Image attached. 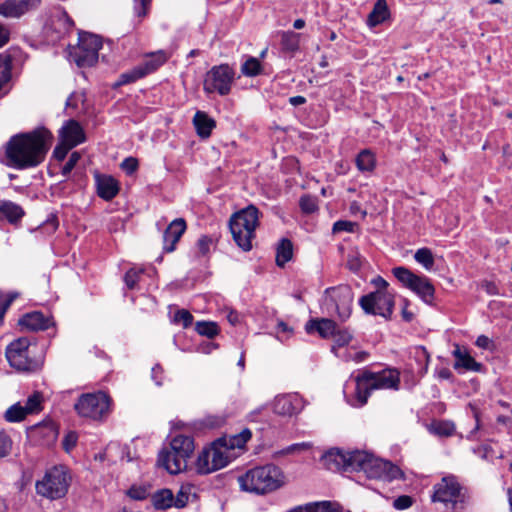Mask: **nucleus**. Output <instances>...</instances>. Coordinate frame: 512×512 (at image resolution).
Segmentation results:
<instances>
[{"instance_id": "13", "label": "nucleus", "mask_w": 512, "mask_h": 512, "mask_svg": "<svg viewBox=\"0 0 512 512\" xmlns=\"http://www.w3.org/2000/svg\"><path fill=\"white\" fill-rule=\"evenodd\" d=\"M235 78L234 70L227 64L213 66L204 79V91L207 93L217 92L220 95H227L231 90Z\"/></svg>"}, {"instance_id": "36", "label": "nucleus", "mask_w": 512, "mask_h": 512, "mask_svg": "<svg viewBox=\"0 0 512 512\" xmlns=\"http://www.w3.org/2000/svg\"><path fill=\"white\" fill-rule=\"evenodd\" d=\"M300 34L293 31H286L282 33L281 45L285 51L295 52L299 49Z\"/></svg>"}, {"instance_id": "62", "label": "nucleus", "mask_w": 512, "mask_h": 512, "mask_svg": "<svg viewBox=\"0 0 512 512\" xmlns=\"http://www.w3.org/2000/svg\"><path fill=\"white\" fill-rule=\"evenodd\" d=\"M372 284L377 288L376 291H387L388 282L380 276L374 278Z\"/></svg>"}, {"instance_id": "32", "label": "nucleus", "mask_w": 512, "mask_h": 512, "mask_svg": "<svg viewBox=\"0 0 512 512\" xmlns=\"http://www.w3.org/2000/svg\"><path fill=\"white\" fill-rule=\"evenodd\" d=\"M356 167L361 172H372L376 167V156L370 149L361 150L356 159Z\"/></svg>"}, {"instance_id": "6", "label": "nucleus", "mask_w": 512, "mask_h": 512, "mask_svg": "<svg viewBox=\"0 0 512 512\" xmlns=\"http://www.w3.org/2000/svg\"><path fill=\"white\" fill-rule=\"evenodd\" d=\"M27 338H18L6 348V358L11 367L21 372H36L41 369L43 360L36 357Z\"/></svg>"}, {"instance_id": "31", "label": "nucleus", "mask_w": 512, "mask_h": 512, "mask_svg": "<svg viewBox=\"0 0 512 512\" xmlns=\"http://www.w3.org/2000/svg\"><path fill=\"white\" fill-rule=\"evenodd\" d=\"M169 56L168 54L163 51H157L152 52L147 55L145 61L141 64H139L140 68H142V71L144 75H148L154 71H156L160 66H162L167 60Z\"/></svg>"}, {"instance_id": "50", "label": "nucleus", "mask_w": 512, "mask_h": 512, "mask_svg": "<svg viewBox=\"0 0 512 512\" xmlns=\"http://www.w3.org/2000/svg\"><path fill=\"white\" fill-rule=\"evenodd\" d=\"M142 273H143L142 269H136V268L129 269L124 276V282H125L126 286L129 289H134L136 287V284L138 283L140 275Z\"/></svg>"}, {"instance_id": "12", "label": "nucleus", "mask_w": 512, "mask_h": 512, "mask_svg": "<svg viewBox=\"0 0 512 512\" xmlns=\"http://www.w3.org/2000/svg\"><path fill=\"white\" fill-rule=\"evenodd\" d=\"M102 47L101 39L91 33L79 35V42L71 55L79 67H90L98 61L99 50Z\"/></svg>"}, {"instance_id": "24", "label": "nucleus", "mask_w": 512, "mask_h": 512, "mask_svg": "<svg viewBox=\"0 0 512 512\" xmlns=\"http://www.w3.org/2000/svg\"><path fill=\"white\" fill-rule=\"evenodd\" d=\"M193 125L197 135L202 139H207L216 127V122L206 112L197 111L193 117Z\"/></svg>"}, {"instance_id": "21", "label": "nucleus", "mask_w": 512, "mask_h": 512, "mask_svg": "<svg viewBox=\"0 0 512 512\" xmlns=\"http://www.w3.org/2000/svg\"><path fill=\"white\" fill-rule=\"evenodd\" d=\"M63 143L75 147L85 141V133L81 125L75 120H69L60 130Z\"/></svg>"}, {"instance_id": "8", "label": "nucleus", "mask_w": 512, "mask_h": 512, "mask_svg": "<svg viewBox=\"0 0 512 512\" xmlns=\"http://www.w3.org/2000/svg\"><path fill=\"white\" fill-rule=\"evenodd\" d=\"M71 476L64 466H54L49 469L41 480L36 482V491L39 495L57 500L64 497L70 486Z\"/></svg>"}, {"instance_id": "53", "label": "nucleus", "mask_w": 512, "mask_h": 512, "mask_svg": "<svg viewBox=\"0 0 512 512\" xmlns=\"http://www.w3.org/2000/svg\"><path fill=\"white\" fill-rule=\"evenodd\" d=\"M413 498L408 495H401L397 497L393 502V507L396 510H405L410 508L413 505Z\"/></svg>"}, {"instance_id": "3", "label": "nucleus", "mask_w": 512, "mask_h": 512, "mask_svg": "<svg viewBox=\"0 0 512 512\" xmlns=\"http://www.w3.org/2000/svg\"><path fill=\"white\" fill-rule=\"evenodd\" d=\"M242 490L264 495L271 493L286 484V476L281 468L274 464L258 466L238 477Z\"/></svg>"}, {"instance_id": "49", "label": "nucleus", "mask_w": 512, "mask_h": 512, "mask_svg": "<svg viewBox=\"0 0 512 512\" xmlns=\"http://www.w3.org/2000/svg\"><path fill=\"white\" fill-rule=\"evenodd\" d=\"M193 316L185 309L177 310L173 317V322L176 324H182L184 328L189 327L192 324Z\"/></svg>"}, {"instance_id": "27", "label": "nucleus", "mask_w": 512, "mask_h": 512, "mask_svg": "<svg viewBox=\"0 0 512 512\" xmlns=\"http://www.w3.org/2000/svg\"><path fill=\"white\" fill-rule=\"evenodd\" d=\"M305 329L307 333L317 332L322 338L333 336L336 330V324L333 320L322 318L310 320L306 323Z\"/></svg>"}, {"instance_id": "63", "label": "nucleus", "mask_w": 512, "mask_h": 512, "mask_svg": "<svg viewBox=\"0 0 512 512\" xmlns=\"http://www.w3.org/2000/svg\"><path fill=\"white\" fill-rule=\"evenodd\" d=\"M490 343H491V340L485 335H480L476 340V345L483 349H488L490 346Z\"/></svg>"}, {"instance_id": "43", "label": "nucleus", "mask_w": 512, "mask_h": 512, "mask_svg": "<svg viewBox=\"0 0 512 512\" xmlns=\"http://www.w3.org/2000/svg\"><path fill=\"white\" fill-rule=\"evenodd\" d=\"M172 453L173 452L168 450V448L162 449L158 454L157 463L160 467H163L170 474H178L181 471H172L169 469L170 464L174 463V460L176 458V456L173 455Z\"/></svg>"}, {"instance_id": "2", "label": "nucleus", "mask_w": 512, "mask_h": 512, "mask_svg": "<svg viewBox=\"0 0 512 512\" xmlns=\"http://www.w3.org/2000/svg\"><path fill=\"white\" fill-rule=\"evenodd\" d=\"M354 396L349 400L354 407H362L368 401L371 391L376 389L398 390L399 372L395 369H384L380 372L364 370L355 377Z\"/></svg>"}, {"instance_id": "51", "label": "nucleus", "mask_w": 512, "mask_h": 512, "mask_svg": "<svg viewBox=\"0 0 512 512\" xmlns=\"http://www.w3.org/2000/svg\"><path fill=\"white\" fill-rule=\"evenodd\" d=\"M127 493L134 500H144L149 496V490L143 486H132Z\"/></svg>"}, {"instance_id": "5", "label": "nucleus", "mask_w": 512, "mask_h": 512, "mask_svg": "<svg viewBox=\"0 0 512 512\" xmlns=\"http://www.w3.org/2000/svg\"><path fill=\"white\" fill-rule=\"evenodd\" d=\"M354 462L355 472H363L368 479L390 482L403 477V472L398 466L365 451L356 450Z\"/></svg>"}, {"instance_id": "25", "label": "nucleus", "mask_w": 512, "mask_h": 512, "mask_svg": "<svg viewBox=\"0 0 512 512\" xmlns=\"http://www.w3.org/2000/svg\"><path fill=\"white\" fill-rule=\"evenodd\" d=\"M287 512H342V506L337 502H311L291 508Z\"/></svg>"}, {"instance_id": "29", "label": "nucleus", "mask_w": 512, "mask_h": 512, "mask_svg": "<svg viewBox=\"0 0 512 512\" xmlns=\"http://www.w3.org/2000/svg\"><path fill=\"white\" fill-rule=\"evenodd\" d=\"M12 76V60L7 54H0V97L10 89Z\"/></svg>"}, {"instance_id": "9", "label": "nucleus", "mask_w": 512, "mask_h": 512, "mask_svg": "<svg viewBox=\"0 0 512 512\" xmlns=\"http://www.w3.org/2000/svg\"><path fill=\"white\" fill-rule=\"evenodd\" d=\"M231 451L227 447L226 438L215 441L198 455L196 469L199 474H210L228 465Z\"/></svg>"}, {"instance_id": "44", "label": "nucleus", "mask_w": 512, "mask_h": 512, "mask_svg": "<svg viewBox=\"0 0 512 512\" xmlns=\"http://www.w3.org/2000/svg\"><path fill=\"white\" fill-rule=\"evenodd\" d=\"M145 77L142 68L139 65L135 66L131 70L122 73L119 77L118 84L125 85L129 83H133L141 78Z\"/></svg>"}, {"instance_id": "47", "label": "nucleus", "mask_w": 512, "mask_h": 512, "mask_svg": "<svg viewBox=\"0 0 512 512\" xmlns=\"http://www.w3.org/2000/svg\"><path fill=\"white\" fill-rule=\"evenodd\" d=\"M433 431L439 436H451L455 431L453 423L448 421H440L433 425Z\"/></svg>"}, {"instance_id": "11", "label": "nucleus", "mask_w": 512, "mask_h": 512, "mask_svg": "<svg viewBox=\"0 0 512 512\" xmlns=\"http://www.w3.org/2000/svg\"><path fill=\"white\" fill-rule=\"evenodd\" d=\"M392 273L399 282L417 294L425 303H432L435 288L429 278L414 274L402 266L393 268Z\"/></svg>"}, {"instance_id": "37", "label": "nucleus", "mask_w": 512, "mask_h": 512, "mask_svg": "<svg viewBox=\"0 0 512 512\" xmlns=\"http://www.w3.org/2000/svg\"><path fill=\"white\" fill-rule=\"evenodd\" d=\"M43 401V394L39 391H35L30 396H28L25 405L23 406L25 407V411L28 414L39 413L43 409Z\"/></svg>"}, {"instance_id": "39", "label": "nucleus", "mask_w": 512, "mask_h": 512, "mask_svg": "<svg viewBox=\"0 0 512 512\" xmlns=\"http://www.w3.org/2000/svg\"><path fill=\"white\" fill-rule=\"evenodd\" d=\"M252 433L249 429L242 430L239 434L226 438L227 447L231 451L234 448H242L251 438Z\"/></svg>"}, {"instance_id": "64", "label": "nucleus", "mask_w": 512, "mask_h": 512, "mask_svg": "<svg viewBox=\"0 0 512 512\" xmlns=\"http://www.w3.org/2000/svg\"><path fill=\"white\" fill-rule=\"evenodd\" d=\"M218 348V345L213 343V342H207V343H204L202 345H200L199 347V351L203 352V353H211L212 350H215Z\"/></svg>"}, {"instance_id": "52", "label": "nucleus", "mask_w": 512, "mask_h": 512, "mask_svg": "<svg viewBox=\"0 0 512 512\" xmlns=\"http://www.w3.org/2000/svg\"><path fill=\"white\" fill-rule=\"evenodd\" d=\"M80 158H81V155L79 152H77V151L73 152L70 155L68 161L62 167V175L65 177L68 176L70 174V172L74 169V167L76 166V164L78 163Z\"/></svg>"}, {"instance_id": "1", "label": "nucleus", "mask_w": 512, "mask_h": 512, "mask_svg": "<svg viewBox=\"0 0 512 512\" xmlns=\"http://www.w3.org/2000/svg\"><path fill=\"white\" fill-rule=\"evenodd\" d=\"M52 141V133L43 127L11 137L5 147L8 165L19 170L39 166L45 160Z\"/></svg>"}, {"instance_id": "58", "label": "nucleus", "mask_w": 512, "mask_h": 512, "mask_svg": "<svg viewBox=\"0 0 512 512\" xmlns=\"http://www.w3.org/2000/svg\"><path fill=\"white\" fill-rule=\"evenodd\" d=\"M121 168L128 174L134 173L138 168V161L136 158L128 157L121 163Z\"/></svg>"}, {"instance_id": "28", "label": "nucleus", "mask_w": 512, "mask_h": 512, "mask_svg": "<svg viewBox=\"0 0 512 512\" xmlns=\"http://www.w3.org/2000/svg\"><path fill=\"white\" fill-rule=\"evenodd\" d=\"M453 355L456 358L454 368H463L468 371L479 372L482 368V365L475 361V359L470 356L466 349L461 348L459 345L455 346L453 351Z\"/></svg>"}, {"instance_id": "30", "label": "nucleus", "mask_w": 512, "mask_h": 512, "mask_svg": "<svg viewBox=\"0 0 512 512\" xmlns=\"http://www.w3.org/2000/svg\"><path fill=\"white\" fill-rule=\"evenodd\" d=\"M390 17V11L386 0H376L372 11L367 18L369 27H376Z\"/></svg>"}, {"instance_id": "33", "label": "nucleus", "mask_w": 512, "mask_h": 512, "mask_svg": "<svg viewBox=\"0 0 512 512\" xmlns=\"http://www.w3.org/2000/svg\"><path fill=\"white\" fill-rule=\"evenodd\" d=\"M174 495L170 489H162L152 496V504L156 509L165 510L174 506Z\"/></svg>"}, {"instance_id": "60", "label": "nucleus", "mask_w": 512, "mask_h": 512, "mask_svg": "<svg viewBox=\"0 0 512 512\" xmlns=\"http://www.w3.org/2000/svg\"><path fill=\"white\" fill-rule=\"evenodd\" d=\"M354 225L355 224L353 222L340 220V221H337L334 223L333 231L334 232H341V231L353 232Z\"/></svg>"}, {"instance_id": "34", "label": "nucleus", "mask_w": 512, "mask_h": 512, "mask_svg": "<svg viewBox=\"0 0 512 512\" xmlns=\"http://www.w3.org/2000/svg\"><path fill=\"white\" fill-rule=\"evenodd\" d=\"M293 255V246L290 240L282 239L278 244L276 251V264L283 267L288 261L291 260Z\"/></svg>"}, {"instance_id": "46", "label": "nucleus", "mask_w": 512, "mask_h": 512, "mask_svg": "<svg viewBox=\"0 0 512 512\" xmlns=\"http://www.w3.org/2000/svg\"><path fill=\"white\" fill-rule=\"evenodd\" d=\"M333 338L335 343L333 347L336 348L338 353H342L340 349L350 343L352 335L348 330H335Z\"/></svg>"}, {"instance_id": "56", "label": "nucleus", "mask_w": 512, "mask_h": 512, "mask_svg": "<svg viewBox=\"0 0 512 512\" xmlns=\"http://www.w3.org/2000/svg\"><path fill=\"white\" fill-rule=\"evenodd\" d=\"M78 435L74 431L68 432L63 439V448L66 452H70L77 444Z\"/></svg>"}, {"instance_id": "45", "label": "nucleus", "mask_w": 512, "mask_h": 512, "mask_svg": "<svg viewBox=\"0 0 512 512\" xmlns=\"http://www.w3.org/2000/svg\"><path fill=\"white\" fill-rule=\"evenodd\" d=\"M260 71L261 64L259 60L254 57H250L249 59H247L241 67V72L245 76H256L260 73Z\"/></svg>"}, {"instance_id": "14", "label": "nucleus", "mask_w": 512, "mask_h": 512, "mask_svg": "<svg viewBox=\"0 0 512 512\" xmlns=\"http://www.w3.org/2000/svg\"><path fill=\"white\" fill-rule=\"evenodd\" d=\"M359 305L366 314L390 319L394 309V296L388 291H375L362 296Z\"/></svg>"}, {"instance_id": "55", "label": "nucleus", "mask_w": 512, "mask_h": 512, "mask_svg": "<svg viewBox=\"0 0 512 512\" xmlns=\"http://www.w3.org/2000/svg\"><path fill=\"white\" fill-rule=\"evenodd\" d=\"M135 1V13L138 17L143 18L147 15L152 0H134Z\"/></svg>"}, {"instance_id": "4", "label": "nucleus", "mask_w": 512, "mask_h": 512, "mask_svg": "<svg viewBox=\"0 0 512 512\" xmlns=\"http://www.w3.org/2000/svg\"><path fill=\"white\" fill-rule=\"evenodd\" d=\"M259 225V210L254 205L234 213L229 221L232 237L243 251L252 249V240Z\"/></svg>"}, {"instance_id": "18", "label": "nucleus", "mask_w": 512, "mask_h": 512, "mask_svg": "<svg viewBox=\"0 0 512 512\" xmlns=\"http://www.w3.org/2000/svg\"><path fill=\"white\" fill-rule=\"evenodd\" d=\"M272 405L274 413L291 417L304 408L305 402L298 393H288L276 396Z\"/></svg>"}, {"instance_id": "57", "label": "nucleus", "mask_w": 512, "mask_h": 512, "mask_svg": "<svg viewBox=\"0 0 512 512\" xmlns=\"http://www.w3.org/2000/svg\"><path fill=\"white\" fill-rule=\"evenodd\" d=\"M72 148L73 147H70L67 143H63V141L61 140V143L55 147L53 151V156L58 161H62L65 159L69 150Z\"/></svg>"}, {"instance_id": "23", "label": "nucleus", "mask_w": 512, "mask_h": 512, "mask_svg": "<svg viewBox=\"0 0 512 512\" xmlns=\"http://www.w3.org/2000/svg\"><path fill=\"white\" fill-rule=\"evenodd\" d=\"M97 194L102 199L109 201L119 192L118 182L108 175H96Z\"/></svg>"}, {"instance_id": "19", "label": "nucleus", "mask_w": 512, "mask_h": 512, "mask_svg": "<svg viewBox=\"0 0 512 512\" xmlns=\"http://www.w3.org/2000/svg\"><path fill=\"white\" fill-rule=\"evenodd\" d=\"M41 0H5L0 4V15L6 18H20L36 9Z\"/></svg>"}, {"instance_id": "20", "label": "nucleus", "mask_w": 512, "mask_h": 512, "mask_svg": "<svg viewBox=\"0 0 512 512\" xmlns=\"http://www.w3.org/2000/svg\"><path fill=\"white\" fill-rule=\"evenodd\" d=\"M186 222L183 218L173 220L163 233V250L171 253L176 249V244L186 231Z\"/></svg>"}, {"instance_id": "35", "label": "nucleus", "mask_w": 512, "mask_h": 512, "mask_svg": "<svg viewBox=\"0 0 512 512\" xmlns=\"http://www.w3.org/2000/svg\"><path fill=\"white\" fill-rule=\"evenodd\" d=\"M25 410V407L20 402L15 403L6 410L4 419L10 423L20 422L29 415Z\"/></svg>"}, {"instance_id": "26", "label": "nucleus", "mask_w": 512, "mask_h": 512, "mask_svg": "<svg viewBox=\"0 0 512 512\" xmlns=\"http://www.w3.org/2000/svg\"><path fill=\"white\" fill-rule=\"evenodd\" d=\"M24 214L20 205L9 200L0 199V220H7L11 224H16Z\"/></svg>"}, {"instance_id": "59", "label": "nucleus", "mask_w": 512, "mask_h": 512, "mask_svg": "<svg viewBox=\"0 0 512 512\" xmlns=\"http://www.w3.org/2000/svg\"><path fill=\"white\" fill-rule=\"evenodd\" d=\"M11 449V440L5 433H0V457L6 456Z\"/></svg>"}, {"instance_id": "17", "label": "nucleus", "mask_w": 512, "mask_h": 512, "mask_svg": "<svg viewBox=\"0 0 512 512\" xmlns=\"http://www.w3.org/2000/svg\"><path fill=\"white\" fill-rule=\"evenodd\" d=\"M355 455L356 451L344 452L339 449H331L323 455L321 460L328 470L355 472Z\"/></svg>"}, {"instance_id": "42", "label": "nucleus", "mask_w": 512, "mask_h": 512, "mask_svg": "<svg viewBox=\"0 0 512 512\" xmlns=\"http://www.w3.org/2000/svg\"><path fill=\"white\" fill-rule=\"evenodd\" d=\"M332 351L335 355L345 361H355L357 363L366 360L368 353L365 351H355L352 349H346L343 353H338L335 347H332Z\"/></svg>"}, {"instance_id": "40", "label": "nucleus", "mask_w": 512, "mask_h": 512, "mask_svg": "<svg viewBox=\"0 0 512 512\" xmlns=\"http://www.w3.org/2000/svg\"><path fill=\"white\" fill-rule=\"evenodd\" d=\"M414 259L426 270H431L434 266V257L430 249L420 248L414 254Z\"/></svg>"}, {"instance_id": "54", "label": "nucleus", "mask_w": 512, "mask_h": 512, "mask_svg": "<svg viewBox=\"0 0 512 512\" xmlns=\"http://www.w3.org/2000/svg\"><path fill=\"white\" fill-rule=\"evenodd\" d=\"M211 244L212 238L206 235L201 236L197 241V249L199 255L205 256L209 252Z\"/></svg>"}, {"instance_id": "10", "label": "nucleus", "mask_w": 512, "mask_h": 512, "mask_svg": "<svg viewBox=\"0 0 512 512\" xmlns=\"http://www.w3.org/2000/svg\"><path fill=\"white\" fill-rule=\"evenodd\" d=\"M466 489L457 477L447 475L433 486L432 502H439L447 508L456 509L465 502Z\"/></svg>"}, {"instance_id": "15", "label": "nucleus", "mask_w": 512, "mask_h": 512, "mask_svg": "<svg viewBox=\"0 0 512 512\" xmlns=\"http://www.w3.org/2000/svg\"><path fill=\"white\" fill-rule=\"evenodd\" d=\"M354 294L348 285H339L325 290V303L333 309L342 321L348 319L352 311Z\"/></svg>"}, {"instance_id": "48", "label": "nucleus", "mask_w": 512, "mask_h": 512, "mask_svg": "<svg viewBox=\"0 0 512 512\" xmlns=\"http://www.w3.org/2000/svg\"><path fill=\"white\" fill-rule=\"evenodd\" d=\"M299 205L304 213L310 214L318 209L317 200L310 195H304L300 198Z\"/></svg>"}, {"instance_id": "22", "label": "nucleus", "mask_w": 512, "mask_h": 512, "mask_svg": "<svg viewBox=\"0 0 512 512\" xmlns=\"http://www.w3.org/2000/svg\"><path fill=\"white\" fill-rule=\"evenodd\" d=\"M19 325L30 331H39L48 329L52 322L41 312H31L20 318Z\"/></svg>"}, {"instance_id": "41", "label": "nucleus", "mask_w": 512, "mask_h": 512, "mask_svg": "<svg viewBox=\"0 0 512 512\" xmlns=\"http://www.w3.org/2000/svg\"><path fill=\"white\" fill-rule=\"evenodd\" d=\"M195 330L198 334L209 339L214 338L219 333V328L215 322L199 321L195 325Z\"/></svg>"}, {"instance_id": "61", "label": "nucleus", "mask_w": 512, "mask_h": 512, "mask_svg": "<svg viewBox=\"0 0 512 512\" xmlns=\"http://www.w3.org/2000/svg\"><path fill=\"white\" fill-rule=\"evenodd\" d=\"M15 299V296H10L9 298H4L3 295L0 294V321H3L4 316L11 303Z\"/></svg>"}, {"instance_id": "7", "label": "nucleus", "mask_w": 512, "mask_h": 512, "mask_svg": "<svg viewBox=\"0 0 512 512\" xmlns=\"http://www.w3.org/2000/svg\"><path fill=\"white\" fill-rule=\"evenodd\" d=\"M78 416L92 421H104L111 412V398L104 392L84 393L74 404Z\"/></svg>"}, {"instance_id": "38", "label": "nucleus", "mask_w": 512, "mask_h": 512, "mask_svg": "<svg viewBox=\"0 0 512 512\" xmlns=\"http://www.w3.org/2000/svg\"><path fill=\"white\" fill-rule=\"evenodd\" d=\"M195 494L192 492V486L190 485H182L178 490L176 496H174V507L183 508L190 501L191 497H194Z\"/></svg>"}, {"instance_id": "16", "label": "nucleus", "mask_w": 512, "mask_h": 512, "mask_svg": "<svg viewBox=\"0 0 512 512\" xmlns=\"http://www.w3.org/2000/svg\"><path fill=\"white\" fill-rule=\"evenodd\" d=\"M195 449L194 439L187 435H176L170 442V448L173 455L176 456L174 463L170 464L172 471H184L187 468L188 460L191 458Z\"/></svg>"}]
</instances>
